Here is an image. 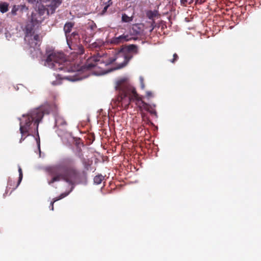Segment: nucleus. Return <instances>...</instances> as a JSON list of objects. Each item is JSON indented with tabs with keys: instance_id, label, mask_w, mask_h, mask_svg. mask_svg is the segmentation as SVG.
<instances>
[{
	"instance_id": "obj_1",
	"label": "nucleus",
	"mask_w": 261,
	"mask_h": 261,
	"mask_svg": "<svg viewBox=\"0 0 261 261\" xmlns=\"http://www.w3.org/2000/svg\"><path fill=\"white\" fill-rule=\"evenodd\" d=\"M116 89L119 91V93L113 101L117 106L126 109L131 102H134L140 110H145L150 114L157 116L155 109L156 105H150L144 102L142 98L137 93L135 88L128 82L126 79L117 81Z\"/></svg>"
},
{
	"instance_id": "obj_2",
	"label": "nucleus",
	"mask_w": 261,
	"mask_h": 261,
	"mask_svg": "<svg viewBox=\"0 0 261 261\" xmlns=\"http://www.w3.org/2000/svg\"><path fill=\"white\" fill-rule=\"evenodd\" d=\"M64 170L61 165L48 167L46 170L48 173L53 176L51 179L48 181L49 185L61 179L66 181L70 185L79 183L81 179V174L76 169L75 162L73 159H67L64 162Z\"/></svg>"
},
{
	"instance_id": "obj_3",
	"label": "nucleus",
	"mask_w": 261,
	"mask_h": 261,
	"mask_svg": "<svg viewBox=\"0 0 261 261\" xmlns=\"http://www.w3.org/2000/svg\"><path fill=\"white\" fill-rule=\"evenodd\" d=\"M127 54H124L122 51L118 52L114 57L110 58L108 61H105L101 57L93 56L89 59L87 61L88 68H91L94 67L102 68L100 65L104 64L106 66L115 62L117 67L115 69H120L124 67L128 61L133 58L130 53L137 54L138 53V46L135 44H130L126 47Z\"/></svg>"
},
{
	"instance_id": "obj_4",
	"label": "nucleus",
	"mask_w": 261,
	"mask_h": 261,
	"mask_svg": "<svg viewBox=\"0 0 261 261\" xmlns=\"http://www.w3.org/2000/svg\"><path fill=\"white\" fill-rule=\"evenodd\" d=\"M45 113L44 107H40L38 108L31 110L27 115H23L22 119L20 122V132L21 137L19 143H21L25 138L33 132L32 130L33 126L34 129L38 132V125L42 120ZM38 134V133L37 132Z\"/></svg>"
},
{
	"instance_id": "obj_5",
	"label": "nucleus",
	"mask_w": 261,
	"mask_h": 261,
	"mask_svg": "<svg viewBox=\"0 0 261 261\" xmlns=\"http://www.w3.org/2000/svg\"><path fill=\"white\" fill-rule=\"evenodd\" d=\"M45 65L56 70H63L64 72H74L77 70L75 66L72 65L65 59L62 53H52L48 55Z\"/></svg>"
},
{
	"instance_id": "obj_6",
	"label": "nucleus",
	"mask_w": 261,
	"mask_h": 261,
	"mask_svg": "<svg viewBox=\"0 0 261 261\" xmlns=\"http://www.w3.org/2000/svg\"><path fill=\"white\" fill-rule=\"evenodd\" d=\"M74 26V23L71 22H68L65 23L64 27V31L65 34L67 44L71 49H73L72 43H76L77 41H79L82 36V38L84 39V41L88 43L90 42L89 38L87 40V38L85 37V32L83 30H79L78 32H74L71 35L69 33L71 32L72 28Z\"/></svg>"
},
{
	"instance_id": "obj_7",
	"label": "nucleus",
	"mask_w": 261,
	"mask_h": 261,
	"mask_svg": "<svg viewBox=\"0 0 261 261\" xmlns=\"http://www.w3.org/2000/svg\"><path fill=\"white\" fill-rule=\"evenodd\" d=\"M40 0L37 1V3L36 4L35 9L37 10V14L41 16L43 14H45V12L47 13V15H49L50 13V8L48 7V5H47L46 6L41 5V3H40Z\"/></svg>"
},
{
	"instance_id": "obj_8",
	"label": "nucleus",
	"mask_w": 261,
	"mask_h": 261,
	"mask_svg": "<svg viewBox=\"0 0 261 261\" xmlns=\"http://www.w3.org/2000/svg\"><path fill=\"white\" fill-rule=\"evenodd\" d=\"M131 39V37L128 35L123 34L118 37H113L111 40V43L117 45L120 43H123Z\"/></svg>"
},
{
	"instance_id": "obj_9",
	"label": "nucleus",
	"mask_w": 261,
	"mask_h": 261,
	"mask_svg": "<svg viewBox=\"0 0 261 261\" xmlns=\"http://www.w3.org/2000/svg\"><path fill=\"white\" fill-rule=\"evenodd\" d=\"M36 24L29 21L26 25L25 28V37H32L34 35L35 31V25Z\"/></svg>"
},
{
	"instance_id": "obj_10",
	"label": "nucleus",
	"mask_w": 261,
	"mask_h": 261,
	"mask_svg": "<svg viewBox=\"0 0 261 261\" xmlns=\"http://www.w3.org/2000/svg\"><path fill=\"white\" fill-rule=\"evenodd\" d=\"M50 1V4L48 5V7L50 8V13L55 12V10L62 3V0H48Z\"/></svg>"
},
{
	"instance_id": "obj_11",
	"label": "nucleus",
	"mask_w": 261,
	"mask_h": 261,
	"mask_svg": "<svg viewBox=\"0 0 261 261\" xmlns=\"http://www.w3.org/2000/svg\"><path fill=\"white\" fill-rule=\"evenodd\" d=\"M42 18L37 13H32L31 15V18L30 22L37 24L39 22H41Z\"/></svg>"
},
{
	"instance_id": "obj_12",
	"label": "nucleus",
	"mask_w": 261,
	"mask_h": 261,
	"mask_svg": "<svg viewBox=\"0 0 261 261\" xmlns=\"http://www.w3.org/2000/svg\"><path fill=\"white\" fill-rule=\"evenodd\" d=\"M56 125L58 126H66L67 125V122L62 117L57 116L56 118Z\"/></svg>"
},
{
	"instance_id": "obj_13",
	"label": "nucleus",
	"mask_w": 261,
	"mask_h": 261,
	"mask_svg": "<svg viewBox=\"0 0 261 261\" xmlns=\"http://www.w3.org/2000/svg\"><path fill=\"white\" fill-rule=\"evenodd\" d=\"M146 16L149 19L151 20H153L154 17L159 15V12L157 10H149L146 12Z\"/></svg>"
},
{
	"instance_id": "obj_14",
	"label": "nucleus",
	"mask_w": 261,
	"mask_h": 261,
	"mask_svg": "<svg viewBox=\"0 0 261 261\" xmlns=\"http://www.w3.org/2000/svg\"><path fill=\"white\" fill-rule=\"evenodd\" d=\"M9 4L7 2H0V12L2 13L7 12L8 11Z\"/></svg>"
},
{
	"instance_id": "obj_15",
	"label": "nucleus",
	"mask_w": 261,
	"mask_h": 261,
	"mask_svg": "<svg viewBox=\"0 0 261 261\" xmlns=\"http://www.w3.org/2000/svg\"><path fill=\"white\" fill-rule=\"evenodd\" d=\"M67 195V194H66V193H62L58 197H56V198H54V200H53V201H52L50 203V207H51V210H52V211L54 210V202H55L56 201H58L59 200H60V199L64 198Z\"/></svg>"
},
{
	"instance_id": "obj_16",
	"label": "nucleus",
	"mask_w": 261,
	"mask_h": 261,
	"mask_svg": "<svg viewBox=\"0 0 261 261\" xmlns=\"http://www.w3.org/2000/svg\"><path fill=\"white\" fill-rule=\"evenodd\" d=\"M18 172H19L18 180L17 181V184H16V186L15 187L13 188V190L16 189L18 187V186L20 184V182L22 180V177H23L22 171L21 167H19V168H18Z\"/></svg>"
},
{
	"instance_id": "obj_17",
	"label": "nucleus",
	"mask_w": 261,
	"mask_h": 261,
	"mask_svg": "<svg viewBox=\"0 0 261 261\" xmlns=\"http://www.w3.org/2000/svg\"><path fill=\"white\" fill-rule=\"evenodd\" d=\"M103 179V176L101 175H96L94 178V182L96 184H100Z\"/></svg>"
},
{
	"instance_id": "obj_18",
	"label": "nucleus",
	"mask_w": 261,
	"mask_h": 261,
	"mask_svg": "<svg viewBox=\"0 0 261 261\" xmlns=\"http://www.w3.org/2000/svg\"><path fill=\"white\" fill-rule=\"evenodd\" d=\"M133 18L132 17L128 16L126 14L124 13L122 15V21L124 22H129L132 21Z\"/></svg>"
},
{
	"instance_id": "obj_19",
	"label": "nucleus",
	"mask_w": 261,
	"mask_h": 261,
	"mask_svg": "<svg viewBox=\"0 0 261 261\" xmlns=\"http://www.w3.org/2000/svg\"><path fill=\"white\" fill-rule=\"evenodd\" d=\"M13 182H14L11 179H9L8 182V187L7 189V193L8 192V188L9 189H11L10 193L13 191L14 190L13 189V188L15 187L16 185H13Z\"/></svg>"
},
{
	"instance_id": "obj_20",
	"label": "nucleus",
	"mask_w": 261,
	"mask_h": 261,
	"mask_svg": "<svg viewBox=\"0 0 261 261\" xmlns=\"http://www.w3.org/2000/svg\"><path fill=\"white\" fill-rule=\"evenodd\" d=\"M19 7L18 5H14L11 10V14L15 16L17 14V12L19 10Z\"/></svg>"
},
{
	"instance_id": "obj_21",
	"label": "nucleus",
	"mask_w": 261,
	"mask_h": 261,
	"mask_svg": "<svg viewBox=\"0 0 261 261\" xmlns=\"http://www.w3.org/2000/svg\"><path fill=\"white\" fill-rule=\"evenodd\" d=\"M33 40L35 41V45H36L38 43V42H39L41 41V39L38 34H35L33 35Z\"/></svg>"
},
{
	"instance_id": "obj_22",
	"label": "nucleus",
	"mask_w": 261,
	"mask_h": 261,
	"mask_svg": "<svg viewBox=\"0 0 261 261\" xmlns=\"http://www.w3.org/2000/svg\"><path fill=\"white\" fill-rule=\"evenodd\" d=\"M18 7L19 9V10H20L21 12L27 11L29 10L28 7L24 4L18 5Z\"/></svg>"
},
{
	"instance_id": "obj_23",
	"label": "nucleus",
	"mask_w": 261,
	"mask_h": 261,
	"mask_svg": "<svg viewBox=\"0 0 261 261\" xmlns=\"http://www.w3.org/2000/svg\"><path fill=\"white\" fill-rule=\"evenodd\" d=\"M178 59V56L176 53H175L173 55V59L172 60H170V62L172 63H174Z\"/></svg>"
},
{
	"instance_id": "obj_24",
	"label": "nucleus",
	"mask_w": 261,
	"mask_h": 261,
	"mask_svg": "<svg viewBox=\"0 0 261 261\" xmlns=\"http://www.w3.org/2000/svg\"><path fill=\"white\" fill-rule=\"evenodd\" d=\"M77 47L79 49L77 53L81 55L83 54L85 51L84 47L82 45H79Z\"/></svg>"
},
{
	"instance_id": "obj_25",
	"label": "nucleus",
	"mask_w": 261,
	"mask_h": 261,
	"mask_svg": "<svg viewBox=\"0 0 261 261\" xmlns=\"http://www.w3.org/2000/svg\"><path fill=\"white\" fill-rule=\"evenodd\" d=\"M139 80H140L141 88V89H144L145 88V84L144 83L143 77L142 76H140L139 78Z\"/></svg>"
},
{
	"instance_id": "obj_26",
	"label": "nucleus",
	"mask_w": 261,
	"mask_h": 261,
	"mask_svg": "<svg viewBox=\"0 0 261 261\" xmlns=\"http://www.w3.org/2000/svg\"><path fill=\"white\" fill-rule=\"evenodd\" d=\"M91 45L92 48H99L100 46V44H99L98 42H95L92 43Z\"/></svg>"
},
{
	"instance_id": "obj_27",
	"label": "nucleus",
	"mask_w": 261,
	"mask_h": 261,
	"mask_svg": "<svg viewBox=\"0 0 261 261\" xmlns=\"http://www.w3.org/2000/svg\"><path fill=\"white\" fill-rule=\"evenodd\" d=\"M146 95L147 98H150L153 96L152 93L151 91H147L146 92Z\"/></svg>"
},
{
	"instance_id": "obj_28",
	"label": "nucleus",
	"mask_w": 261,
	"mask_h": 261,
	"mask_svg": "<svg viewBox=\"0 0 261 261\" xmlns=\"http://www.w3.org/2000/svg\"><path fill=\"white\" fill-rule=\"evenodd\" d=\"M37 144L38 146V149L39 151L40 152V138L38 137V139H36Z\"/></svg>"
},
{
	"instance_id": "obj_29",
	"label": "nucleus",
	"mask_w": 261,
	"mask_h": 261,
	"mask_svg": "<svg viewBox=\"0 0 261 261\" xmlns=\"http://www.w3.org/2000/svg\"><path fill=\"white\" fill-rule=\"evenodd\" d=\"M109 7V5H106L102 11V14H104L107 11L108 8Z\"/></svg>"
},
{
	"instance_id": "obj_30",
	"label": "nucleus",
	"mask_w": 261,
	"mask_h": 261,
	"mask_svg": "<svg viewBox=\"0 0 261 261\" xmlns=\"http://www.w3.org/2000/svg\"><path fill=\"white\" fill-rule=\"evenodd\" d=\"M138 24H135V25H134V26L133 27V30L136 32V34L140 33V31H138L136 30V28H138Z\"/></svg>"
},
{
	"instance_id": "obj_31",
	"label": "nucleus",
	"mask_w": 261,
	"mask_h": 261,
	"mask_svg": "<svg viewBox=\"0 0 261 261\" xmlns=\"http://www.w3.org/2000/svg\"><path fill=\"white\" fill-rule=\"evenodd\" d=\"M27 1L29 3L31 4H33V5H34L35 4H36L37 2V1H36V0H27Z\"/></svg>"
},
{
	"instance_id": "obj_32",
	"label": "nucleus",
	"mask_w": 261,
	"mask_h": 261,
	"mask_svg": "<svg viewBox=\"0 0 261 261\" xmlns=\"http://www.w3.org/2000/svg\"><path fill=\"white\" fill-rule=\"evenodd\" d=\"M106 5H109V7L112 5V0H108L107 2H104Z\"/></svg>"
},
{
	"instance_id": "obj_33",
	"label": "nucleus",
	"mask_w": 261,
	"mask_h": 261,
	"mask_svg": "<svg viewBox=\"0 0 261 261\" xmlns=\"http://www.w3.org/2000/svg\"><path fill=\"white\" fill-rule=\"evenodd\" d=\"M66 79H68L69 80H70V81H74L75 80H76V79H72L71 76H67L65 77Z\"/></svg>"
}]
</instances>
